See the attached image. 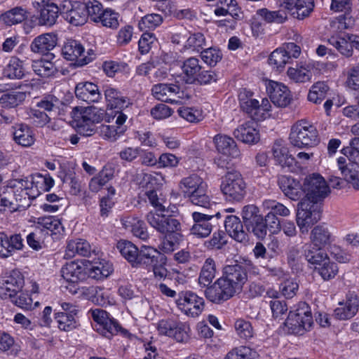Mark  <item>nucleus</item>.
<instances>
[{
	"label": "nucleus",
	"mask_w": 359,
	"mask_h": 359,
	"mask_svg": "<svg viewBox=\"0 0 359 359\" xmlns=\"http://www.w3.org/2000/svg\"><path fill=\"white\" fill-rule=\"evenodd\" d=\"M248 271L259 274L258 268L250 259L223 268L222 276L205 290V297L215 304H222L239 294L248 281Z\"/></svg>",
	"instance_id": "obj_1"
},
{
	"label": "nucleus",
	"mask_w": 359,
	"mask_h": 359,
	"mask_svg": "<svg viewBox=\"0 0 359 359\" xmlns=\"http://www.w3.org/2000/svg\"><path fill=\"white\" fill-rule=\"evenodd\" d=\"M208 185L198 175L183 177L179 183V189L191 203L204 208H210L214 204L207 194Z\"/></svg>",
	"instance_id": "obj_2"
},
{
	"label": "nucleus",
	"mask_w": 359,
	"mask_h": 359,
	"mask_svg": "<svg viewBox=\"0 0 359 359\" xmlns=\"http://www.w3.org/2000/svg\"><path fill=\"white\" fill-rule=\"evenodd\" d=\"M31 202L21 178L11 180L0 194V205L11 212L25 209L29 207Z\"/></svg>",
	"instance_id": "obj_3"
},
{
	"label": "nucleus",
	"mask_w": 359,
	"mask_h": 359,
	"mask_svg": "<svg viewBox=\"0 0 359 359\" xmlns=\"http://www.w3.org/2000/svg\"><path fill=\"white\" fill-rule=\"evenodd\" d=\"M290 144L299 149H308L319 142L318 133L316 127L306 120L297 121L290 129Z\"/></svg>",
	"instance_id": "obj_4"
},
{
	"label": "nucleus",
	"mask_w": 359,
	"mask_h": 359,
	"mask_svg": "<svg viewBox=\"0 0 359 359\" xmlns=\"http://www.w3.org/2000/svg\"><path fill=\"white\" fill-rule=\"evenodd\" d=\"M221 191L230 201H241L246 195V183L237 170H231L222 177Z\"/></svg>",
	"instance_id": "obj_5"
},
{
	"label": "nucleus",
	"mask_w": 359,
	"mask_h": 359,
	"mask_svg": "<svg viewBox=\"0 0 359 359\" xmlns=\"http://www.w3.org/2000/svg\"><path fill=\"white\" fill-rule=\"evenodd\" d=\"M312 323L311 309L305 302L300 303L295 311H290L285 321V325L295 334H302L304 330L311 327Z\"/></svg>",
	"instance_id": "obj_6"
},
{
	"label": "nucleus",
	"mask_w": 359,
	"mask_h": 359,
	"mask_svg": "<svg viewBox=\"0 0 359 359\" xmlns=\"http://www.w3.org/2000/svg\"><path fill=\"white\" fill-rule=\"evenodd\" d=\"M117 249L133 267L142 268L154 248L142 245L139 250L132 242L121 240L117 243Z\"/></svg>",
	"instance_id": "obj_7"
},
{
	"label": "nucleus",
	"mask_w": 359,
	"mask_h": 359,
	"mask_svg": "<svg viewBox=\"0 0 359 359\" xmlns=\"http://www.w3.org/2000/svg\"><path fill=\"white\" fill-rule=\"evenodd\" d=\"M305 198L313 203H317L327 197L330 187L325 179L318 173L306 177L304 181Z\"/></svg>",
	"instance_id": "obj_8"
},
{
	"label": "nucleus",
	"mask_w": 359,
	"mask_h": 359,
	"mask_svg": "<svg viewBox=\"0 0 359 359\" xmlns=\"http://www.w3.org/2000/svg\"><path fill=\"white\" fill-rule=\"evenodd\" d=\"M156 329L160 335L171 337L177 342L187 343L190 339L189 325L173 319H162L157 323Z\"/></svg>",
	"instance_id": "obj_9"
},
{
	"label": "nucleus",
	"mask_w": 359,
	"mask_h": 359,
	"mask_svg": "<svg viewBox=\"0 0 359 359\" xmlns=\"http://www.w3.org/2000/svg\"><path fill=\"white\" fill-rule=\"evenodd\" d=\"M175 303L182 313L191 318L198 316L205 307L203 298L190 290L180 292Z\"/></svg>",
	"instance_id": "obj_10"
},
{
	"label": "nucleus",
	"mask_w": 359,
	"mask_h": 359,
	"mask_svg": "<svg viewBox=\"0 0 359 359\" xmlns=\"http://www.w3.org/2000/svg\"><path fill=\"white\" fill-rule=\"evenodd\" d=\"M150 211L146 215V220L149 225L161 234L180 232V222L170 215Z\"/></svg>",
	"instance_id": "obj_11"
},
{
	"label": "nucleus",
	"mask_w": 359,
	"mask_h": 359,
	"mask_svg": "<svg viewBox=\"0 0 359 359\" xmlns=\"http://www.w3.org/2000/svg\"><path fill=\"white\" fill-rule=\"evenodd\" d=\"M320 219V212L316 203L302 199L298 203L297 224L301 233H307L309 228Z\"/></svg>",
	"instance_id": "obj_12"
},
{
	"label": "nucleus",
	"mask_w": 359,
	"mask_h": 359,
	"mask_svg": "<svg viewBox=\"0 0 359 359\" xmlns=\"http://www.w3.org/2000/svg\"><path fill=\"white\" fill-rule=\"evenodd\" d=\"M104 117V111L95 107L86 108L77 121V133L83 137H90L97 130L96 123H100Z\"/></svg>",
	"instance_id": "obj_13"
},
{
	"label": "nucleus",
	"mask_w": 359,
	"mask_h": 359,
	"mask_svg": "<svg viewBox=\"0 0 359 359\" xmlns=\"http://www.w3.org/2000/svg\"><path fill=\"white\" fill-rule=\"evenodd\" d=\"M25 280L22 273L13 270L0 279V297L2 299H13L22 291Z\"/></svg>",
	"instance_id": "obj_14"
},
{
	"label": "nucleus",
	"mask_w": 359,
	"mask_h": 359,
	"mask_svg": "<svg viewBox=\"0 0 359 359\" xmlns=\"http://www.w3.org/2000/svg\"><path fill=\"white\" fill-rule=\"evenodd\" d=\"M62 55L66 60L74 62L75 65L82 67L92 61L94 53L90 49L86 55L83 46L76 40L70 39L63 46Z\"/></svg>",
	"instance_id": "obj_15"
},
{
	"label": "nucleus",
	"mask_w": 359,
	"mask_h": 359,
	"mask_svg": "<svg viewBox=\"0 0 359 359\" xmlns=\"http://www.w3.org/2000/svg\"><path fill=\"white\" fill-rule=\"evenodd\" d=\"M21 180L31 201L36 198L41 192L48 191L54 185V180L48 174L36 173L24 177Z\"/></svg>",
	"instance_id": "obj_16"
},
{
	"label": "nucleus",
	"mask_w": 359,
	"mask_h": 359,
	"mask_svg": "<svg viewBox=\"0 0 359 359\" xmlns=\"http://www.w3.org/2000/svg\"><path fill=\"white\" fill-rule=\"evenodd\" d=\"M280 8L293 18L303 20L310 15L313 11V0H277Z\"/></svg>",
	"instance_id": "obj_17"
},
{
	"label": "nucleus",
	"mask_w": 359,
	"mask_h": 359,
	"mask_svg": "<svg viewBox=\"0 0 359 359\" xmlns=\"http://www.w3.org/2000/svg\"><path fill=\"white\" fill-rule=\"evenodd\" d=\"M114 118H116L115 125L102 124L98 128L100 136L110 142H115L127 130L124 123L128 116L125 114L122 111H117Z\"/></svg>",
	"instance_id": "obj_18"
},
{
	"label": "nucleus",
	"mask_w": 359,
	"mask_h": 359,
	"mask_svg": "<svg viewBox=\"0 0 359 359\" xmlns=\"http://www.w3.org/2000/svg\"><path fill=\"white\" fill-rule=\"evenodd\" d=\"M57 43V36L54 33H45L35 37L30 44V50L34 53L46 55L53 59L55 55L50 53Z\"/></svg>",
	"instance_id": "obj_19"
},
{
	"label": "nucleus",
	"mask_w": 359,
	"mask_h": 359,
	"mask_svg": "<svg viewBox=\"0 0 359 359\" xmlns=\"http://www.w3.org/2000/svg\"><path fill=\"white\" fill-rule=\"evenodd\" d=\"M194 224L190 229V233L197 238H206L212 231L214 216L199 212L191 214Z\"/></svg>",
	"instance_id": "obj_20"
},
{
	"label": "nucleus",
	"mask_w": 359,
	"mask_h": 359,
	"mask_svg": "<svg viewBox=\"0 0 359 359\" xmlns=\"http://www.w3.org/2000/svg\"><path fill=\"white\" fill-rule=\"evenodd\" d=\"M24 247L23 239L20 233L8 234L0 231V257L8 258Z\"/></svg>",
	"instance_id": "obj_21"
},
{
	"label": "nucleus",
	"mask_w": 359,
	"mask_h": 359,
	"mask_svg": "<svg viewBox=\"0 0 359 359\" xmlns=\"http://www.w3.org/2000/svg\"><path fill=\"white\" fill-rule=\"evenodd\" d=\"M166 264L167 257L154 248L142 268L151 269L155 278L163 280L167 277L168 273L165 267Z\"/></svg>",
	"instance_id": "obj_22"
},
{
	"label": "nucleus",
	"mask_w": 359,
	"mask_h": 359,
	"mask_svg": "<svg viewBox=\"0 0 359 359\" xmlns=\"http://www.w3.org/2000/svg\"><path fill=\"white\" fill-rule=\"evenodd\" d=\"M266 90L271 102L280 107H287L292 97L287 87L280 83L270 81L266 86Z\"/></svg>",
	"instance_id": "obj_23"
},
{
	"label": "nucleus",
	"mask_w": 359,
	"mask_h": 359,
	"mask_svg": "<svg viewBox=\"0 0 359 359\" xmlns=\"http://www.w3.org/2000/svg\"><path fill=\"white\" fill-rule=\"evenodd\" d=\"M358 308L359 297L355 294H349L345 301L339 303L334 311V316L338 320H348L356 315Z\"/></svg>",
	"instance_id": "obj_24"
},
{
	"label": "nucleus",
	"mask_w": 359,
	"mask_h": 359,
	"mask_svg": "<svg viewBox=\"0 0 359 359\" xmlns=\"http://www.w3.org/2000/svg\"><path fill=\"white\" fill-rule=\"evenodd\" d=\"M152 95L158 100L164 102L177 104L180 100L177 98L181 93L180 87L177 85L170 83H158L154 85L151 89Z\"/></svg>",
	"instance_id": "obj_25"
},
{
	"label": "nucleus",
	"mask_w": 359,
	"mask_h": 359,
	"mask_svg": "<svg viewBox=\"0 0 359 359\" xmlns=\"http://www.w3.org/2000/svg\"><path fill=\"white\" fill-rule=\"evenodd\" d=\"M278 185L285 196L292 201H297L305 195L304 184L292 177L283 175L278 179Z\"/></svg>",
	"instance_id": "obj_26"
},
{
	"label": "nucleus",
	"mask_w": 359,
	"mask_h": 359,
	"mask_svg": "<svg viewBox=\"0 0 359 359\" xmlns=\"http://www.w3.org/2000/svg\"><path fill=\"white\" fill-rule=\"evenodd\" d=\"M254 93L246 88L241 89L238 94L239 105L241 110L253 121H259L258 100L253 97Z\"/></svg>",
	"instance_id": "obj_27"
},
{
	"label": "nucleus",
	"mask_w": 359,
	"mask_h": 359,
	"mask_svg": "<svg viewBox=\"0 0 359 359\" xmlns=\"http://www.w3.org/2000/svg\"><path fill=\"white\" fill-rule=\"evenodd\" d=\"M64 7H67V11L63 12L64 18L70 24L74 26L83 25L87 20V14L85 11V6L81 2H74L72 4L67 2V5L65 4Z\"/></svg>",
	"instance_id": "obj_28"
},
{
	"label": "nucleus",
	"mask_w": 359,
	"mask_h": 359,
	"mask_svg": "<svg viewBox=\"0 0 359 359\" xmlns=\"http://www.w3.org/2000/svg\"><path fill=\"white\" fill-rule=\"evenodd\" d=\"M310 242L320 248H327L334 241V236L325 224L315 226L310 233Z\"/></svg>",
	"instance_id": "obj_29"
},
{
	"label": "nucleus",
	"mask_w": 359,
	"mask_h": 359,
	"mask_svg": "<svg viewBox=\"0 0 359 359\" xmlns=\"http://www.w3.org/2000/svg\"><path fill=\"white\" fill-rule=\"evenodd\" d=\"M255 121H247L240 125L234 131L233 135L238 140L245 144H255L259 140V133L256 129Z\"/></svg>",
	"instance_id": "obj_30"
},
{
	"label": "nucleus",
	"mask_w": 359,
	"mask_h": 359,
	"mask_svg": "<svg viewBox=\"0 0 359 359\" xmlns=\"http://www.w3.org/2000/svg\"><path fill=\"white\" fill-rule=\"evenodd\" d=\"M36 107L43 109L50 113V116H62L69 107L63 104L54 95H46L36 103Z\"/></svg>",
	"instance_id": "obj_31"
},
{
	"label": "nucleus",
	"mask_w": 359,
	"mask_h": 359,
	"mask_svg": "<svg viewBox=\"0 0 359 359\" xmlns=\"http://www.w3.org/2000/svg\"><path fill=\"white\" fill-rule=\"evenodd\" d=\"M76 97L88 103L97 102L101 99L98 87L91 82H80L75 88Z\"/></svg>",
	"instance_id": "obj_32"
},
{
	"label": "nucleus",
	"mask_w": 359,
	"mask_h": 359,
	"mask_svg": "<svg viewBox=\"0 0 359 359\" xmlns=\"http://www.w3.org/2000/svg\"><path fill=\"white\" fill-rule=\"evenodd\" d=\"M62 276L67 282L75 283L87 278V268L76 262L67 263L61 269Z\"/></svg>",
	"instance_id": "obj_33"
},
{
	"label": "nucleus",
	"mask_w": 359,
	"mask_h": 359,
	"mask_svg": "<svg viewBox=\"0 0 359 359\" xmlns=\"http://www.w3.org/2000/svg\"><path fill=\"white\" fill-rule=\"evenodd\" d=\"M213 142L218 152L232 158L240 155V151L232 137L218 134L214 137Z\"/></svg>",
	"instance_id": "obj_34"
},
{
	"label": "nucleus",
	"mask_w": 359,
	"mask_h": 359,
	"mask_svg": "<svg viewBox=\"0 0 359 359\" xmlns=\"http://www.w3.org/2000/svg\"><path fill=\"white\" fill-rule=\"evenodd\" d=\"M59 11L60 9L55 4L41 0L39 24L47 27L53 26L59 16Z\"/></svg>",
	"instance_id": "obj_35"
},
{
	"label": "nucleus",
	"mask_w": 359,
	"mask_h": 359,
	"mask_svg": "<svg viewBox=\"0 0 359 359\" xmlns=\"http://www.w3.org/2000/svg\"><path fill=\"white\" fill-rule=\"evenodd\" d=\"M224 226L229 235L235 241L242 243L247 241L248 234L243 229L240 219L235 215H228L224 221Z\"/></svg>",
	"instance_id": "obj_36"
},
{
	"label": "nucleus",
	"mask_w": 359,
	"mask_h": 359,
	"mask_svg": "<svg viewBox=\"0 0 359 359\" xmlns=\"http://www.w3.org/2000/svg\"><path fill=\"white\" fill-rule=\"evenodd\" d=\"M13 140L15 143L25 147L32 145L34 137L31 128L25 123L16 124L12 127Z\"/></svg>",
	"instance_id": "obj_37"
},
{
	"label": "nucleus",
	"mask_w": 359,
	"mask_h": 359,
	"mask_svg": "<svg viewBox=\"0 0 359 359\" xmlns=\"http://www.w3.org/2000/svg\"><path fill=\"white\" fill-rule=\"evenodd\" d=\"M271 151L276 163L281 167H290L294 162V158L289 154L287 147L282 140L274 142Z\"/></svg>",
	"instance_id": "obj_38"
},
{
	"label": "nucleus",
	"mask_w": 359,
	"mask_h": 359,
	"mask_svg": "<svg viewBox=\"0 0 359 359\" xmlns=\"http://www.w3.org/2000/svg\"><path fill=\"white\" fill-rule=\"evenodd\" d=\"M36 228L41 229L43 234L57 235L64 231L60 220L53 216L38 218Z\"/></svg>",
	"instance_id": "obj_39"
},
{
	"label": "nucleus",
	"mask_w": 359,
	"mask_h": 359,
	"mask_svg": "<svg viewBox=\"0 0 359 359\" xmlns=\"http://www.w3.org/2000/svg\"><path fill=\"white\" fill-rule=\"evenodd\" d=\"M104 95L108 106H110L111 109L123 110L132 104L128 97L123 96L120 91L114 88H107L104 90Z\"/></svg>",
	"instance_id": "obj_40"
},
{
	"label": "nucleus",
	"mask_w": 359,
	"mask_h": 359,
	"mask_svg": "<svg viewBox=\"0 0 359 359\" xmlns=\"http://www.w3.org/2000/svg\"><path fill=\"white\" fill-rule=\"evenodd\" d=\"M91 247L88 241L83 239H76L68 242L65 257L67 259L74 257L76 255L87 257L90 254Z\"/></svg>",
	"instance_id": "obj_41"
},
{
	"label": "nucleus",
	"mask_w": 359,
	"mask_h": 359,
	"mask_svg": "<svg viewBox=\"0 0 359 359\" xmlns=\"http://www.w3.org/2000/svg\"><path fill=\"white\" fill-rule=\"evenodd\" d=\"M201 69L200 61L196 57H190L184 60L181 65V69L186 78V82L189 83L196 82V76Z\"/></svg>",
	"instance_id": "obj_42"
},
{
	"label": "nucleus",
	"mask_w": 359,
	"mask_h": 359,
	"mask_svg": "<svg viewBox=\"0 0 359 359\" xmlns=\"http://www.w3.org/2000/svg\"><path fill=\"white\" fill-rule=\"evenodd\" d=\"M51 60L48 58L34 61L32 65L33 71L44 78L55 76L58 72V69Z\"/></svg>",
	"instance_id": "obj_43"
},
{
	"label": "nucleus",
	"mask_w": 359,
	"mask_h": 359,
	"mask_svg": "<svg viewBox=\"0 0 359 359\" xmlns=\"http://www.w3.org/2000/svg\"><path fill=\"white\" fill-rule=\"evenodd\" d=\"M27 11L22 7H15L3 13L0 21L6 26H12L22 22L27 18Z\"/></svg>",
	"instance_id": "obj_44"
},
{
	"label": "nucleus",
	"mask_w": 359,
	"mask_h": 359,
	"mask_svg": "<svg viewBox=\"0 0 359 359\" xmlns=\"http://www.w3.org/2000/svg\"><path fill=\"white\" fill-rule=\"evenodd\" d=\"M324 248L316 246L310 242L303 247L304 255L307 262L311 264L318 265L325 260L327 254L323 250Z\"/></svg>",
	"instance_id": "obj_45"
},
{
	"label": "nucleus",
	"mask_w": 359,
	"mask_h": 359,
	"mask_svg": "<svg viewBox=\"0 0 359 359\" xmlns=\"http://www.w3.org/2000/svg\"><path fill=\"white\" fill-rule=\"evenodd\" d=\"M257 15L266 23L283 24L287 20V14L283 9L278 11H270L263 8L257 11Z\"/></svg>",
	"instance_id": "obj_46"
},
{
	"label": "nucleus",
	"mask_w": 359,
	"mask_h": 359,
	"mask_svg": "<svg viewBox=\"0 0 359 359\" xmlns=\"http://www.w3.org/2000/svg\"><path fill=\"white\" fill-rule=\"evenodd\" d=\"M216 265L215 260L208 257L205 259L198 277V283L201 285L208 286L215 277Z\"/></svg>",
	"instance_id": "obj_47"
},
{
	"label": "nucleus",
	"mask_w": 359,
	"mask_h": 359,
	"mask_svg": "<svg viewBox=\"0 0 359 359\" xmlns=\"http://www.w3.org/2000/svg\"><path fill=\"white\" fill-rule=\"evenodd\" d=\"M26 98V92L12 90L1 96L0 104L5 108H14L22 104Z\"/></svg>",
	"instance_id": "obj_48"
},
{
	"label": "nucleus",
	"mask_w": 359,
	"mask_h": 359,
	"mask_svg": "<svg viewBox=\"0 0 359 359\" xmlns=\"http://www.w3.org/2000/svg\"><path fill=\"white\" fill-rule=\"evenodd\" d=\"M206 45V39L201 32L190 33L183 46L184 50H190L193 52H201Z\"/></svg>",
	"instance_id": "obj_49"
},
{
	"label": "nucleus",
	"mask_w": 359,
	"mask_h": 359,
	"mask_svg": "<svg viewBox=\"0 0 359 359\" xmlns=\"http://www.w3.org/2000/svg\"><path fill=\"white\" fill-rule=\"evenodd\" d=\"M55 320L57 323V327L62 331L69 332L75 329L79 325L76 316L67 313H56L55 314Z\"/></svg>",
	"instance_id": "obj_50"
},
{
	"label": "nucleus",
	"mask_w": 359,
	"mask_h": 359,
	"mask_svg": "<svg viewBox=\"0 0 359 359\" xmlns=\"http://www.w3.org/2000/svg\"><path fill=\"white\" fill-rule=\"evenodd\" d=\"M121 20V18L118 13L111 8H106L101 13L97 23H100L103 27L116 29L119 26Z\"/></svg>",
	"instance_id": "obj_51"
},
{
	"label": "nucleus",
	"mask_w": 359,
	"mask_h": 359,
	"mask_svg": "<svg viewBox=\"0 0 359 359\" xmlns=\"http://www.w3.org/2000/svg\"><path fill=\"white\" fill-rule=\"evenodd\" d=\"M318 265L319 266L316 267V270L324 280L333 279L339 272L337 264L331 261L328 256Z\"/></svg>",
	"instance_id": "obj_52"
},
{
	"label": "nucleus",
	"mask_w": 359,
	"mask_h": 359,
	"mask_svg": "<svg viewBox=\"0 0 359 359\" xmlns=\"http://www.w3.org/2000/svg\"><path fill=\"white\" fill-rule=\"evenodd\" d=\"M329 90L330 88L325 82L318 81L309 90L308 100L315 104H319L325 99Z\"/></svg>",
	"instance_id": "obj_53"
},
{
	"label": "nucleus",
	"mask_w": 359,
	"mask_h": 359,
	"mask_svg": "<svg viewBox=\"0 0 359 359\" xmlns=\"http://www.w3.org/2000/svg\"><path fill=\"white\" fill-rule=\"evenodd\" d=\"M257 352L247 346H240L229 351L224 359H257Z\"/></svg>",
	"instance_id": "obj_54"
},
{
	"label": "nucleus",
	"mask_w": 359,
	"mask_h": 359,
	"mask_svg": "<svg viewBox=\"0 0 359 359\" xmlns=\"http://www.w3.org/2000/svg\"><path fill=\"white\" fill-rule=\"evenodd\" d=\"M4 76L11 79H20L25 75L22 62L18 58L13 57L4 70Z\"/></svg>",
	"instance_id": "obj_55"
},
{
	"label": "nucleus",
	"mask_w": 359,
	"mask_h": 359,
	"mask_svg": "<svg viewBox=\"0 0 359 359\" xmlns=\"http://www.w3.org/2000/svg\"><path fill=\"white\" fill-rule=\"evenodd\" d=\"M98 329L102 330V334L109 338L111 336L121 333L124 337H129L130 333L122 328L119 323L114 318L108 317L104 323Z\"/></svg>",
	"instance_id": "obj_56"
},
{
	"label": "nucleus",
	"mask_w": 359,
	"mask_h": 359,
	"mask_svg": "<svg viewBox=\"0 0 359 359\" xmlns=\"http://www.w3.org/2000/svg\"><path fill=\"white\" fill-rule=\"evenodd\" d=\"M161 239L159 249L165 253L173 252L180 243L182 235L180 232L164 233Z\"/></svg>",
	"instance_id": "obj_57"
},
{
	"label": "nucleus",
	"mask_w": 359,
	"mask_h": 359,
	"mask_svg": "<svg viewBox=\"0 0 359 359\" xmlns=\"http://www.w3.org/2000/svg\"><path fill=\"white\" fill-rule=\"evenodd\" d=\"M268 61L269 64L278 71H282L285 65L290 62L289 57L282 47L273 50Z\"/></svg>",
	"instance_id": "obj_58"
},
{
	"label": "nucleus",
	"mask_w": 359,
	"mask_h": 359,
	"mask_svg": "<svg viewBox=\"0 0 359 359\" xmlns=\"http://www.w3.org/2000/svg\"><path fill=\"white\" fill-rule=\"evenodd\" d=\"M234 329L236 334L242 339L249 340L254 336V330L251 323L243 318L236 320Z\"/></svg>",
	"instance_id": "obj_59"
},
{
	"label": "nucleus",
	"mask_w": 359,
	"mask_h": 359,
	"mask_svg": "<svg viewBox=\"0 0 359 359\" xmlns=\"http://www.w3.org/2000/svg\"><path fill=\"white\" fill-rule=\"evenodd\" d=\"M82 4L85 6L87 18H90L94 22H97V20L104 10L102 4L97 0H83Z\"/></svg>",
	"instance_id": "obj_60"
},
{
	"label": "nucleus",
	"mask_w": 359,
	"mask_h": 359,
	"mask_svg": "<svg viewBox=\"0 0 359 359\" xmlns=\"http://www.w3.org/2000/svg\"><path fill=\"white\" fill-rule=\"evenodd\" d=\"M328 42L342 55L349 57L353 55V50L348 38L332 36L328 39Z\"/></svg>",
	"instance_id": "obj_61"
},
{
	"label": "nucleus",
	"mask_w": 359,
	"mask_h": 359,
	"mask_svg": "<svg viewBox=\"0 0 359 359\" xmlns=\"http://www.w3.org/2000/svg\"><path fill=\"white\" fill-rule=\"evenodd\" d=\"M201 57L205 64L214 67L222 60V53L218 48L210 47L201 51Z\"/></svg>",
	"instance_id": "obj_62"
},
{
	"label": "nucleus",
	"mask_w": 359,
	"mask_h": 359,
	"mask_svg": "<svg viewBox=\"0 0 359 359\" xmlns=\"http://www.w3.org/2000/svg\"><path fill=\"white\" fill-rule=\"evenodd\" d=\"M262 205L264 210L276 216L287 217L290 214V210L285 205L275 200H264Z\"/></svg>",
	"instance_id": "obj_63"
},
{
	"label": "nucleus",
	"mask_w": 359,
	"mask_h": 359,
	"mask_svg": "<svg viewBox=\"0 0 359 359\" xmlns=\"http://www.w3.org/2000/svg\"><path fill=\"white\" fill-rule=\"evenodd\" d=\"M287 74L290 79L297 83L309 81L312 76L311 71L303 67L300 68L290 67Z\"/></svg>",
	"instance_id": "obj_64"
}]
</instances>
